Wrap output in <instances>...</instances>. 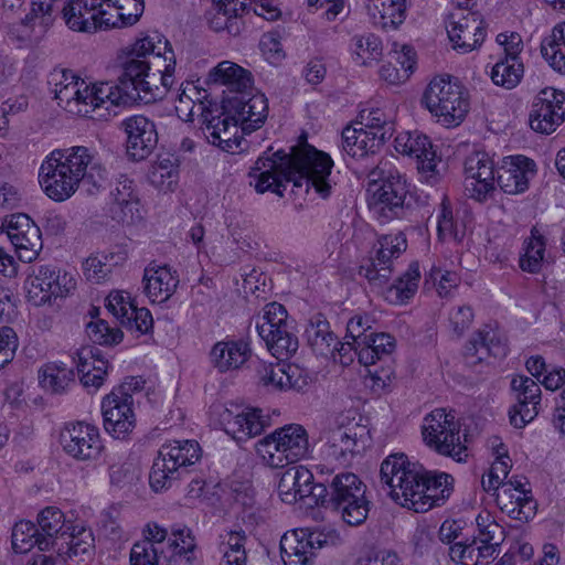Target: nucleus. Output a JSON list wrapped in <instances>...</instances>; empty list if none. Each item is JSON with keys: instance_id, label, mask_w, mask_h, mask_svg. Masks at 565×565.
Segmentation results:
<instances>
[{"instance_id": "18", "label": "nucleus", "mask_w": 565, "mask_h": 565, "mask_svg": "<svg viewBox=\"0 0 565 565\" xmlns=\"http://www.w3.org/2000/svg\"><path fill=\"white\" fill-rule=\"evenodd\" d=\"M511 391L515 404L509 411L510 423L515 428H523L539 414L541 388L533 379L516 375L511 380Z\"/></svg>"}, {"instance_id": "26", "label": "nucleus", "mask_w": 565, "mask_h": 565, "mask_svg": "<svg viewBox=\"0 0 565 565\" xmlns=\"http://www.w3.org/2000/svg\"><path fill=\"white\" fill-rule=\"evenodd\" d=\"M535 173V162L532 159L511 156L503 160L495 180L504 193L520 194L529 189V182Z\"/></svg>"}, {"instance_id": "43", "label": "nucleus", "mask_w": 565, "mask_h": 565, "mask_svg": "<svg viewBox=\"0 0 565 565\" xmlns=\"http://www.w3.org/2000/svg\"><path fill=\"white\" fill-rule=\"evenodd\" d=\"M270 351L278 360H287L292 356L298 348L299 341L295 333L294 320L273 328V332L268 337H260Z\"/></svg>"}, {"instance_id": "51", "label": "nucleus", "mask_w": 565, "mask_h": 565, "mask_svg": "<svg viewBox=\"0 0 565 565\" xmlns=\"http://www.w3.org/2000/svg\"><path fill=\"white\" fill-rule=\"evenodd\" d=\"M353 60L360 65H370L382 56L380 38L373 33L358 34L351 40Z\"/></svg>"}, {"instance_id": "46", "label": "nucleus", "mask_w": 565, "mask_h": 565, "mask_svg": "<svg viewBox=\"0 0 565 565\" xmlns=\"http://www.w3.org/2000/svg\"><path fill=\"white\" fill-rule=\"evenodd\" d=\"M419 279V265L413 262L409 264L407 270L386 289V300L394 305L407 302L416 294Z\"/></svg>"}, {"instance_id": "22", "label": "nucleus", "mask_w": 565, "mask_h": 565, "mask_svg": "<svg viewBox=\"0 0 565 565\" xmlns=\"http://www.w3.org/2000/svg\"><path fill=\"white\" fill-rule=\"evenodd\" d=\"M127 135V154L135 161L148 158L158 143L156 125L142 115L131 116L121 122Z\"/></svg>"}, {"instance_id": "42", "label": "nucleus", "mask_w": 565, "mask_h": 565, "mask_svg": "<svg viewBox=\"0 0 565 565\" xmlns=\"http://www.w3.org/2000/svg\"><path fill=\"white\" fill-rule=\"evenodd\" d=\"M74 382V369L64 362H47L39 370V383L41 387L51 393L62 394L66 392Z\"/></svg>"}, {"instance_id": "36", "label": "nucleus", "mask_w": 565, "mask_h": 565, "mask_svg": "<svg viewBox=\"0 0 565 565\" xmlns=\"http://www.w3.org/2000/svg\"><path fill=\"white\" fill-rule=\"evenodd\" d=\"M366 10L374 25L395 30L406 19V0H369Z\"/></svg>"}, {"instance_id": "39", "label": "nucleus", "mask_w": 565, "mask_h": 565, "mask_svg": "<svg viewBox=\"0 0 565 565\" xmlns=\"http://www.w3.org/2000/svg\"><path fill=\"white\" fill-rule=\"evenodd\" d=\"M396 347L394 337L388 333L371 332V335L358 340V359L365 366L390 356Z\"/></svg>"}, {"instance_id": "60", "label": "nucleus", "mask_w": 565, "mask_h": 565, "mask_svg": "<svg viewBox=\"0 0 565 565\" xmlns=\"http://www.w3.org/2000/svg\"><path fill=\"white\" fill-rule=\"evenodd\" d=\"M53 0H32L31 10L23 20L25 24H39L46 30L54 21Z\"/></svg>"}, {"instance_id": "15", "label": "nucleus", "mask_w": 565, "mask_h": 565, "mask_svg": "<svg viewBox=\"0 0 565 565\" xmlns=\"http://www.w3.org/2000/svg\"><path fill=\"white\" fill-rule=\"evenodd\" d=\"M565 120V93L547 87L539 93L529 117L531 128L551 134Z\"/></svg>"}, {"instance_id": "37", "label": "nucleus", "mask_w": 565, "mask_h": 565, "mask_svg": "<svg viewBox=\"0 0 565 565\" xmlns=\"http://www.w3.org/2000/svg\"><path fill=\"white\" fill-rule=\"evenodd\" d=\"M210 81L228 86L234 95H241L252 88L253 78L249 71L231 61L218 63L210 72Z\"/></svg>"}, {"instance_id": "28", "label": "nucleus", "mask_w": 565, "mask_h": 565, "mask_svg": "<svg viewBox=\"0 0 565 565\" xmlns=\"http://www.w3.org/2000/svg\"><path fill=\"white\" fill-rule=\"evenodd\" d=\"M222 423L225 433L238 443L260 435L265 428L262 411L257 408H245L236 414L226 409L222 414Z\"/></svg>"}, {"instance_id": "50", "label": "nucleus", "mask_w": 565, "mask_h": 565, "mask_svg": "<svg viewBox=\"0 0 565 565\" xmlns=\"http://www.w3.org/2000/svg\"><path fill=\"white\" fill-rule=\"evenodd\" d=\"M468 351H475V354L486 353L495 359H502L508 354L507 339L499 331L491 328L478 331L470 341Z\"/></svg>"}, {"instance_id": "52", "label": "nucleus", "mask_w": 565, "mask_h": 565, "mask_svg": "<svg viewBox=\"0 0 565 565\" xmlns=\"http://www.w3.org/2000/svg\"><path fill=\"white\" fill-rule=\"evenodd\" d=\"M523 73L524 66L521 60L502 58L493 65L491 79L497 86L512 89L521 82Z\"/></svg>"}, {"instance_id": "6", "label": "nucleus", "mask_w": 565, "mask_h": 565, "mask_svg": "<svg viewBox=\"0 0 565 565\" xmlns=\"http://www.w3.org/2000/svg\"><path fill=\"white\" fill-rule=\"evenodd\" d=\"M156 42H160L158 32L137 40L121 62L122 72L118 82L128 100L150 104L162 97L161 89L151 83L156 73H150V64L147 61V52H153Z\"/></svg>"}, {"instance_id": "59", "label": "nucleus", "mask_w": 565, "mask_h": 565, "mask_svg": "<svg viewBox=\"0 0 565 565\" xmlns=\"http://www.w3.org/2000/svg\"><path fill=\"white\" fill-rule=\"evenodd\" d=\"M227 115V110L223 108L222 113L217 109L213 110L204 108L201 113V124L203 132L210 143L220 142V135L222 134V127H224V116Z\"/></svg>"}, {"instance_id": "7", "label": "nucleus", "mask_w": 565, "mask_h": 565, "mask_svg": "<svg viewBox=\"0 0 565 565\" xmlns=\"http://www.w3.org/2000/svg\"><path fill=\"white\" fill-rule=\"evenodd\" d=\"M202 450L195 440H173L163 444L153 460L149 482L158 492L167 490L189 472V467L200 460Z\"/></svg>"}, {"instance_id": "14", "label": "nucleus", "mask_w": 565, "mask_h": 565, "mask_svg": "<svg viewBox=\"0 0 565 565\" xmlns=\"http://www.w3.org/2000/svg\"><path fill=\"white\" fill-rule=\"evenodd\" d=\"M74 277L50 265H41L34 270L28 290L30 299L36 306L51 302L54 298H64L75 289Z\"/></svg>"}, {"instance_id": "12", "label": "nucleus", "mask_w": 565, "mask_h": 565, "mask_svg": "<svg viewBox=\"0 0 565 565\" xmlns=\"http://www.w3.org/2000/svg\"><path fill=\"white\" fill-rule=\"evenodd\" d=\"M407 239L403 232L381 235L370 252V257L360 266L359 274L369 282L382 287L394 271V262L406 250Z\"/></svg>"}, {"instance_id": "11", "label": "nucleus", "mask_w": 565, "mask_h": 565, "mask_svg": "<svg viewBox=\"0 0 565 565\" xmlns=\"http://www.w3.org/2000/svg\"><path fill=\"white\" fill-rule=\"evenodd\" d=\"M369 431L365 426L340 416L337 426L324 433L321 454L328 461L347 466L351 459L365 448Z\"/></svg>"}, {"instance_id": "53", "label": "nucleus", "mask_w": 565, "mask_h": 565, "mask_svg": "<svg viewBox=\"0 0 565 565\" xmlns=\"http://www.w3.org/2000/svg\"><path fill=\"white\" fill-rule=\"evenodd\" d=\"M329 510L340 514L342 521L350 526H359L365 522L370 511V502L365 494L356 499H347L340 507H332Z\"/></svg>"}, {"instance_id": "2", "label": "nucleus", "mask_w": 565, "mask_h": 565, "mask_svg": "<svg viewBox=\"0 0 565 565\" xmlns=\"http://www.w3.org/2000/svg\"><path fill=\"white\" fill-rule=\"evenodd\" d=\"M381 481L391 498L417 513L441 507L454 491V477L446 472L425 470L405 454H393L381 465Z\"/></svg>"}, {"instance_id": "16", "label": "nucleus", "mask_w": 565, "mask_h": 565, "mask_svg": "<svg viewBox=\"0 0 565 565\" xmlns=\"http://www.w3.org/2000/svg\"><path fill=\"white\" fill-rule=\"evenodd\" d=\"M447 33L455 50L468 53L483 43L486 26L477 11L452 12L448 18Z\"/></svg>"}, {"instance_id": "30", "label": "nucleus", "mask_w": 565, "mask_h": 565, "mask_svg": "<svg viewBox=\"0 0 565 565\" xmlns=\"http://www.w3.org/2000/svg\"><path fill=\"white\" fill-rule=\"evenodd\" d=\"M305 338L311 350L323 358L334 356L337 345L340 344L338 337L330 329L329 321L320 312L308 320Z\"/></svg>"}, {"instance_id": "55", "label": "nucleus", "mask_w": 565, "mask_h": 565, "mask_svg": "<svg viewBox=\"0 0 565 565\" xmlns=\"http://www.w3.org/2000/svg\"><path fill=\"white\" fill-rule=\"evenodd\" d=\"M239 121H236V117L227 111L224 116V127H222V134L220 135V142H213L212 145L220 147L223 151L235 152L241 149L242 128L239 129Z\"/></svg>"}, {"instance_id": "17", "label": "nucleus", "mask_w": 565, "mask_h": 565, "mask_svg": "<svg viewBox=\"0 0 565 565\" xmlns=\"http://www.w3.org/2000/svg\"><path fill=\"white\" fill-rule=\"evenodd\" d=\"M361 494H365V486L360 478L353 472H340L331 479L326 478L317 482L315 503L328 510Z\"/></svg>"}, {"instance_id": "41", "label": "nucleus", "mask_w": 565, "mask_h": 565, "mask_svg": "<svg viewBox=\"0 0 565 565\" xmlns=\"http://www.w3.org/2000/svg\"><path fill=\"white\" fill-rule=\"evenodd\" d=\"M546 238L541 231L533 226L530 236L524 239L519 267L529 274L541 273L545 263Z\"/></svg>"}, {"instance_id": "24", "label": "nucleus", "mask_w": 565, "mask_h": 565, "mask_svg": "<svg viewBox=\"0 0 565 565\" xmlns=\"http://www.w3.org/2000/svg\"><path fill=\"white\" fill-rule=\"evenodd\" d=\"M134 399L116 398L111 393L102 402L104 428L116 439H126L136 426Z\"/></svg>"}, {"instance_id": "34", "label": "nucleus", "mask_w": 565, "mask_h": 565, "mask_svg": "<svg viewBox=\"0 0 565 565\" xmlns=\"http://www.w3.org/2000/svg\"><path fill=\"white\" fill-rule=\"evenodd\" d=\"M145 292L152 302L168 300L179 284V279L168 266L147 267L143 274Z\"/></svg>"}, {"instance_id": "62", "label": "nucleus", "mask_w": 565, "mask_h": 565, "mask_svg": "<svg viewBox=\"0 0 565 565\" xmlns=\"http://www.w3.org/2000/svg\"><path fill=\"white\" fill-rule=\"evenodd\" d=\"M365 121L363 125V130L367 132H376V135L383 136V141L385 142L390 139L394 134V124L388 120L385 114L381 109H372L367 116H362Z\"/></svg>"}, {"instance_id": "63", "label": "nucleus", "mask_w": 565, "mask_h": 565, "mask_svg": "<svg viewBox=\"0 0 565 565\" xmlns=\"http://www.w3.org/2000/svg\"><path fill=\"white\" fill-rule=\"evenodd\" d=\"M98 362H108L97 348L86 347L76 351L73 356V363L76 365L77 373H97Z\"/></svg>"}, {"instance_id": "1", "label": "nucleus", "mask_w": 565, "mask_h": 565, "mask_svg": "<svg viewBox=\"0 0 565 565\" xmlns=\"http://www.w3.org/2000/svg\"><path fill=\"white\" fill-rule=\"evenodd\" d=\"M270 150L256 160L249 172L253 179L250 184L254 182L258 193L270 191L282 196L284 182H294L300 186L301 180H306L307 185L312 186L322 199L330 196L332 186L329 175L333 160L327 152L308 143L292 147L290 153L278 150L269 154Z\"/></svg>"}, {"instance_id": "56", "label": "nucleus", "mask_w": 565, "mask_h": 565, "mask_svg": "<svg viewBox=\"0 0 565 565\" xmlns=\"http://www.w3.org/2000/svg\"><path fill=\"white\" fill-rule=\"evenodd\" d=\"M88 338L100 345L118 344L122 340V332L118 328H110L108 322L98 319L86 324Z\"/></svg>"}, {"instance_id": "64", "label": "nucleus", "mask_w": 565, "mask_h": 565, "mask_svg": "<svg viewBox=\"0 0 565 565\" xmlns=\"http://www.w3.org/2000/svg\"><path fill=\"white\" fill-rule=\"evenodd\" d=\"M160 42L153 43V52H147V61L150 64V73H156V77L151 78V83L157 79L158 75L163 71L166 63H169L168 56L173 51L170 42L159 33Z\"/></svg>"}, {"instance_id": "61", "label": "nucleus", "mask_w": 565, "mask_h": 565, "mask_svg": "<svg viewBox=\"0 0 565 565\" xmlns=\"http://www.w3.org/2000/svg\"><path fill=\"white\" fill-rule=\"evenodd\" d=\"M127 316V318H122L120 323L129 331H136L139 334H146L153 327L152 315L145 307L138 308L136 305H134Z\"/></svg>"}, {"instance_id": "13", "label": "nucleus", "mask_w": 565, "mask_h": 565, "mask_svg": "<svg viewBox=\"0 0 565 565\" xmlns=\"http://www.w3.org/2000/svg\"><path fill=\"white\" fill-rule=\"evenodd\" d=\"M60 443L68 456L79 461L97 460L104 449L98 428L83 422L67 424Z\"/></svg>"}, {"instance_id": "47", "label": "nucleus", "mask_w": 565, "mask_h": 565, "mask_svg": "<svg viewBox=\"0 0 565 565\" xmlns=\"http://www.w3.org/2000/svg\"><path fill=\"white\" fill-rule=\"evenodd\" d=\"M86 89L87 83L79 77L68 87L53 88V93L58 105L67 113L87 117Z\"/></svg>"}, {"instance_id": "23", "label": "nucleus", "mask_w": 565, "mask_h": 565, "mask_svg": "<svg viewBox=\"0 0 565 565\" xmlns=\"http://www.w3.org/2000/svg\"><path fill=\"white\" fill-rule=\"evenodd\" d=\"M64 543H58L54 548L57 555L67 565H88L95 551V537L93 531L83 522L68 526Z\"/></svg>"}, {"instance_id": "33", "label": "nucleus", "mask_w": 565, "mask_h": 565, "mask_svg": "<svg viewBox=\"0 0 565 565\" xmlns=\"http://www.w3.org/2000/svg\"><path fill=\"white\" fill-rule=\"evenodd\" d=\"M522 497L514 491L513 487L502 484L495 494V501L500 510L507 513L511 519L521 522H529L536 514V502L532 494Z\"/></svg>"}, {"instance_id": "44", "label": "nucleus", "mask_w": 565, "mask_h": 565, "mask_svg": "<svg viewBox=\"0 0 565 565\" xmlns=\"http://www.w3.org/2000/svg\"><path fill=\"white\" fill-rule=\"evenodd\" d=\"M85 102H87V117L107 102L114 106L136 104L135 100L126 98L119 82L117 84L100 83L92 87L87 84Z\"/></svg>"}, {"instance_id": "40", "label": "nucleus", "mask_w": 565, "mask_h": 565, "mask_svg": "<svg viewBox=\"0 0 565 565\" xmlns=\"http://www.w3.org/2000/svg\"><path fill=\"white\" fill-rule=\"evenodd\" d=\"M36 521L42 539L47 541V550L55 548L58 541L65 539L68 526L74 524L66 521L63 512L56 507L43 509Z\"/></svg>"}, {"instance_id": "54", "label": "nucleus", "mask_w": 565, "mask_h": 565, "mask_svg": "<svg viewBox=\"0 0 565 565\" xmlns=\"http://www.w3.org/2000/svg\"><path fill=\"white\" fill-rule=\"evenodd\" d=\"M175 159L170 154L159 156L158 160L151 166L148 178L149 181L161 190L169 189L177 179Z\"/></svg>"}, {"instance_id": "38", "label": "nucleus", "mask_w": 565, "mask_h": 565, "mask_svg": "<svg viewBox=\"0 0 565 565\" xmlns=\"http://www.w3.org/2000/svg\"><path fill=\"white\" fill-rule=\"evenodd\" d=\"M242 13L237 2L215 3V7L207 12L206 19L213 31H226L230 35L237 36L245 26Z\"/></svg>"}, {"instance_id": "25", "label": "nucleus", "mask_w": 565, "mask_h": 565, "mask_svg": "<svg viewBox=\"0 0 565 565\" xmlns=\"http://www.w3.org/2000/svg\"><path fill=\"white\" fill-rule=\"evenodd\" d=\"M322 546L320 535L308 530H295L280 540L281 557L286 565H312L316 550Z\"/></svg>"}, {"instance_id": "3", "label": "nucleus", "mask_w": 565, "mask_h": 565, "mask_svg": "<svg viewBox=\"0 0 565 565\" xmlns=\"http://www.w3.org/2000/svg\"><path fill=\"white\" fill-rule=\"evenodd\" d=\"M107 179L105 167L84 146L52 151L39 172L43 191L56 202L70 199L81 183L87 186L88 194H95L105 186Z\"/></svg>"}, {"instance_id": "27", "label": "nucleus", "mask_w": 565, "mask_h": 565, "mask_svg": "<svg viewBox=\"0 0 565 565\" xmlns=\"http://www.w3.org/2000/svg\"><path fill=\"white\" fill-rule=\"evenodd\" d=\"M252 349L244 339H226L216 342L210 352L212 365L226 373L241 369L250 358Z\"/></svg>"}, {"instance_id": "49", "label": "nucleus", "mask_w": 565, "mask_h": 565, "mask_svg": "<svg viewBox=\"0 0 565 565\" xmlns=\"http://www.w3.org/2000/svg\"><path fill=\"white\" fill-rule=\"evenodd\" d=\"M173 555L179 556L185 564L198 563V545L191 529L181 525L171 526V537L168 540Z\"/></svg>"}, {"instance_id": "19", "label": "nucleus", "mask_w": 565, "mask_h": 565, "mask_svg": "<svg viewBox=\"0 0 565 565\" xmlns=\"http://www.w3.org/2000/svg\"><path fill=\"white\" fill-rule=\"evenodd\" d=\"M465 190L469 198L484 202L494 191V166L488 153L477 151L465 160Z\"/></svg>"}, {"instance_id": "48", "label": "nucleus", "mask_w": 565, "mask_h": 565, "mask_svg": "<svg viewBox=\"0 0 565 565\" xmlns=\"http://www.w3.org/2000/svg\"><path fill=\"white\" fill-rule=\"evenodd\" d=\"M12 548L15 553L24 554L34 546L40 551L47 550V541L42 539L39 527L31 521L21 520L12 529Z\"/></svg>"}, {"instance_id": "57", "label": "nucleus", "mask_w": 565, "mask_h": 565, "mask_svg": "<svg viewBox=\"0 0 565 565\" xmlns=\"http://www.w3.org/2000/svg\"><path fill=\"white\" fill-rule=\"evenodd\" d=\"M289 321L291 320L288 318L286 308L278 302H270L265 306L262 321H257L256 329L259 337H268L273 328Z\"/></svg>"}, {"instance_id": "5", "label": "nucleus", "mask_w": 565, "mask_h": 565, "mask_svg": "<svg viewBox=\"0 0 565 565\" xmlns=\"http://www.w3.org/2000/svg\"><path fill=\"white\" fill-rule=\"evenodd\" d=\"M367 204L383 222L404 218L412 209L409 184L391 159L381 160L367 174Z\"/></svg>"}, {"instance_id": "20", "label": "nucleus", "mask_w": 565, "mask_h": 565, "mask_svg": "<svg viewBox=\"0 0 565 565\" xmlns=\"http://www.w3.org/2000/svg\"><path fill=\"white\" fill-rule=\"evenodd\" d=\"M6 233L19 253V258L30 263L36 258L42 248L40 227L23 213L7 217Z\"/></svg>"}, {"instance_id": "58", "label": "nucleus", "mask_w": 565, "mask_h": 565, "mask_svg": "<svg viewBox=\"0 0 565 565\" xmlns=\"http://www.w3.org/2000/svg\"><path fill=\"white\" fill-rule=\"evenodd\" d=\"M163 551L149 541L136 542L130 551V565H161Z\"/></svg>"}, {"instance_id": "31", "label": "nucleus", "mask_w": 565, "mask_h": 565, "mask_svg": "<svg viewBox=\"0 0 565 565\" xmlns=\"http://www.w3.org/2000/svg\"><path fill=\"white\" fill-rule=\"evenodd\" d=\"M394 142L397 152L416 158L424 171H434L436 153L427 136L407 131L399 134Z\"/></svg>"}, {"instance_id": "32", "label": "nucleus", "mask_w": 565, "mask_h": 565, "mask_svg": "<svg viewBox=\"0 0 565 565\" xmlns=\"http://www.w3.org/2000/svg\"><path fill=\"white\" fill-rule=\"evenodd\" d=\"M383 136V132L380 136L376 132H367L362 127H347L341 136L342 152L353 159L364 158L384 145Z\"/></svg>"}, {"instance_id": "35", "label": "nucleus", "mask_w": 565, "mask_h": 565, "mask_svg": "<svg viewBox=\"0 0 565 565\" xmlns=\"http://www.w3.org/2000/svg\"><path fill=\"white\" fill-rule=\"evenodd\" d=\"M495 544H486L477 537L457 542L450 546L452 561L462 565H489L495 555Z\"/></svg>"}, {"instance_id": "29", "label": "nucleus", "mask_w": 565, "mask_h": 565, "mask_svg": "<svg viewBox=\"0 0 565 565\" xmlns=\"http://www.w3.org/2000/svg\"><path fill=\"white\" fill-rule=\"evenodd\" d=\"M312 473L302 467H292L282 472L278 482V493L286 503L311 497L315 500L317 483L312 484Z\"/></svg>"}, {"instance_id": "9", "label": "nucleus", "mask_w": 565, "mask_h": 565, "mask_svg": "<svg viewBox=\"0 0 565 565\" xmlns=\"http://www.w3.org/2000/svg\"><path fill=\"white\" fill-rule=\"evenodd\" d=\"M309 441L306 429L297 424L277 428L256 444V451L271 468H284L306 457Z\"/></svg>"}, {"instance_id": "4", "label": "nucleus", "mask_w": 565, "mask_h": 565, "mask_svg": "<svg viewBox=\"0 0 565 565\" xmlns=\"http://www.w3.org/2000/svg\"><path fill=\"white\" fill-rule=\"evenodd\" d=\"M145 9L143 0H68L62 13L66 25L75 32L135 24Z\"/></svg>"}, {"instance_id": "10", "label": "nucleus", "mask_w": 565, "mask_h": 565, "mask_svg": "<svg viewBox=\"0 0 565 565\" xmlns=\"http://www.w3.org/2000/svg\"><path fill=\"white\" fill-rule=\"evenodd\" d=\"M422 435L426 446L437 454L457 462L466 461L467 447L460 440V424L445 408H436L426 415Z\"/></svg>"}, {"instance_id": "8", "label": "nucleus", "mask_w": 565, "mask_h": 565, "mask_svg": "<svg viewBox=\"0 0 565 565\" xmlns=\"http://www.w3.org/2000/svg\"><path fill=\"white\" fill-rule=\"evenodd\" d=\"M422 104L447 127L458 126L470 106L467 89L450 76L433 78L424 92Z\"/></svg>"}, {"instance_id": "45", "label": "nucleus", "mask_w": 565, "mask_h": 565, "mask_svg": "<svg viewBox=\"0 0 565 565\" xmlns=\"http://www.w3.org/2000/svg\"><path fill=\"white\" fill-rule=\"evenodd\" d=\"M541 54L556 72L565 74V22L556 24L541 41Z\"/></svg>"}, {"instance_id": "21", "label": "nucleus", "mask_w": 565, "mask_h": 565, "mask_svg": "<svg viewBox=\"0 0 565 565\" xmlns=\"http://www.w3.org/2000/svg\"><path fill=\"white\" fill-rule=\"evenodd\" d=\"M236 117L239 121L242 131L250 134L258 129L266 120L268 115L267 98L263 94H249L244 92L241 95H233L223 100V107Z\"/></svg>"}]
</instances>
